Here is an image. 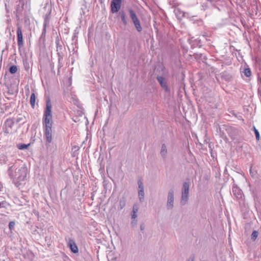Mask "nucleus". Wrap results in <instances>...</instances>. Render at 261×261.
Segmentation results:
<instances>
[{"instance_id":"obj_1","label":"nucleus","mask_w":261,"mask_h":261,"mask_svg":"<svg viewBox=\"0 0 261 261\" xmlns=\"http://www.w3.org/2000/svg\"><path fill=\"white\" fill-rule=\"evenodd\" d=\"M51 103L49 98L46 100V108L43 117V125L44 128V136L46 141L50 143L52 141L53 116Z\"/></svg>"},{"instance_id":"obj_21","label":"nucleus","mask_w":261,"mask_h":261,"mask_svg":"<svg viewBox=\"0 0 261 261\" xmlns=\"http://www.w3.org/2000/svg\"><path fill=\"white\" fill-rule=\"evenodd\" d=\"M15 223L14 222H10L9 224V227L10 229L14 227Z\"/></svg>"},{"instance_id":"obj_18","label":"nucleus","mask_w":261,"mask_h":261,"mask_svg":"<svg viewBox=\"0 0 261 261\" xmlns=\"http://www.w3.org/2000/svg\"><path fill=\"white\" fill-rule=\"evenodd\" d=\"M254 133H255V135L256 140H259V132L256 129V128L255 127H254Z\"/></svg>"},{"instance_id":"obj_9","label":"nucleus","mask_w":261,"mask_h":261,"mask_svg":"<svg viewBox=\"0 0 261 261\" xmlns=\"http://www.w3.org/2000/svg\"><path fill=\"white\" fill-rule=\"evenodd\" d=\"M173 192H170L168 194V202H167V206L169 208H172L173 204Z\"/></svg>"},{"instance_id":"obj_4","label":"nucleus","mask_w":261,"mask_h":261,"mask_svg":"<svg viewBox=\"0 0 261 261\" xmlns=\"http://www.w3.org/2000/svg\"><path fill=\"white\" fill-rule=\"evenodd\" d=\"M122 0H112L111 2V11L112 13L118 12L121 9Z\"/></svg>"},{"instance_id":"obj_3","label":"nucleus","mask_w":261,"mask_h":261,"mask_svg":"<svg viewBox=\"0 0 261 261\" xmlns=\"http://www.w3.org/2000/svg\"><path fill=\"white\" fill-rule=\"evenodd\" d=\"M129 12L130 14V18H132V19L133 21V23H134L136 29L137 30V31L138 32L142 31V29L141 25L140 24V21L138 19L135 12L132 10H130L129 11Z\"/></svg>"},{"instance_id":"obj_19","label":"nucleus","mask_w":261,"mask_h":261,"mask_svg":"<svg viewBox=\"0 0 261 261\" xmlns=\"http://www.w3.org/2000/svg\"><path fill=\"white\" fill-rule=\"evenodd\" d=\"M236 192H238V196L237 197H239V196H241V191L237 188L233 189H232V192L234 195H236Z\"/></svg>"},{"instance_id":"obj_8","label":"nucleus","mask_w":261,"mask_h":261,"mask_svg":"<svg viewBox=\"0 0 261 261\" xmlns=\"http://www.w3.org/2000/svg\"><path fill=\"white\" fill-rule=\"evenodd\" d=\"M157 80L159 82L160 84L162 86V87L166 91H168L169 89L167 84L166 82L165 81V79L161 76H159L157 77Z\"/></svg>"},{"instance_id":"obj_24","label":"nucleus","mask_w":261,"mask_h":261,"mask_svg":"<svg viewBox=\"0 0 261 261\" xmlns=\"http://www.w3.org/2000/svg\"><path fill=\"white\" fill-rule=\"evenodd\" d=\"M141 229H142V230L143 229V228H142V226H141Z\"/></svg>"},{"instance_id":"obj_20","label":"nucleus","mask_w":261,"mask_h":261,"mask_svg":"<svg viewBox=\"0 0 261 261\" xmlns=\"http://www.w3.org/2000/svg\"><path fill=\"white\" fill-rule=\"evenodd\" d=\"M257 236H258L257 232L256 231H253L251 234L252 239L253 240H255L256 239V238L257 237Z\"/></svg>"},{"instance_id":"obj_13","label":"nucleus","mask_w":261,"mask_h":261,"mask_svg":"<svg viewBox=\"0 0 261 261\" xmlns=\"http://www.w3.org/2000/svg\"><path fill=\"white\" fill-rule=\"evenodd\" d=\"M167 152L166 146L165 144H163L162 146V149L161 151V154L162 156H165Z\"/></svg>"},{"instance_id":"obj_7","label":"nucleus","mask_w":261,"mask_h":261,"mask_svg":"<svg viewBox=\"0 0 261 261\" xmlns=\"http://www.w3.org/2000/svg\"><path fill=\"white\" fill-rule=\"evenodd\" d=\"M68 246H69L71 251L74 253H77L79 251L78 247L75 242L70 239L68 242Z\"/></svg>"},{"instance_id":"obj_10","label":"nucleus","mask_w":261,"mask_h":261,"mask_svg":"<svg viewBox=\"0 0 261 261\" xmlns=\"http://www.w3.org/2000/svg\"><path fill=\"white\" fill-rule=\"evenodd\" d=\"M138 185H139V197L140 199H143L144 197V191H143V184L141 180L138 181Z\"/></svg>"},{"instance_id":"obj_22","label":"nucleus","mask_w":261,"mask_h":261,"mask_svg":"<svg viewBox=\"0 0 261 261\" xmlns=\"http://www.w3.org/2000/svg\"><path fill=\"white\" fill-rule=\"evenodd\" d=\"M179 11V10L178 9H175V10H174V12H175V14L177 15V16L180 17V16H179V15H178V14H177V13H178Z\"/></svg>"},{"instance_id":"obj_2","label":"nucleus","mask_w":261,"mask_h":261,"mask_svg":"<svg viewBox=\"0 0 261 261\" xmlns=\"http://www.w3.org/2000/svg\"><path fill=\"white\" fill-rule=\"evenodd\" d=\"M27 174V169L21 167L16 168L14 174H10V176L13 178V183L15 186L16 187H19L22 185V182L26 180Z\"/></svg>"},{"instance_id":"obj_14","label":"nucleus","mask_w":261,"mask_h":261,"mask_svg":"<svg viewBox=\"0 0 261 261\" xmlns=\"http://www.w3.org/2000/svg\"><path fill=\"white\" fill-rule=\"evenodd\" d=\"M17 67L15 65L12 66L9 69V71L12 74L15 73L17 72Z\"/></svg>"},{"instance_id":"obj_11","label":"nucleus","mask_w":261,"mask_h":261,"mask_svg":"<svg viewBox=\"0 0 261 261\" xmlns=\"http://www.w3.org/2000/svg\"><path fill=\"white\" fill-rule=\"evenodd\" d=\"M138 211V207L137 205H135L133 206V215L132 217L133 219H135L137 217V213Z\"/></svg>"},{"instance_id":"obj_17","label":"nucleus","mask_w":261,"mask_h":261,"mask_svg":"<svg viewBox=\"0 0 261 261\" xmlns=\"http://www.w3.org/2000/svg\"><path fill=\"white\" fill-rule=\"evenodd\" d=\"M121 18L122 19V21L124 25H126L127 24V21L125 18V14L124 13H122L121 15Z\"/></svg>"},{"instance_id":"obj_12","label":"nucleus","mask_w":261,"mask_h":261,"mask_svg":"<svg viewBox=\"0 0 261 261\" xmlns=\"http://www.w3.org/2000/svg\"><path fill=\"white\" fill-rule=\"evenodd\" d=\"M35 100H36L35 95V93H33L31 94V97H30V103H31V105L32 107H34L35 106Z\"/></svg>"},{"instance_id":"obj_5","label":"nucleus","mask_w":261,"mask_h":261,"mask_svg":"<svg viewBox=\"0 0 261 261\" xmlns=\"http://www.w3.org/2000/svg\"><path fill=\"white\" fill-rule=\"evenodd\" d=\"M17 44L19 47H21L23 46V40L22 36V32L21 27L17 25Z\"/></svg>"},{"instance_id":"obj_23","label":"nucleus","mask_w":261,"mask_h":261,"mask_svg":"<svg viewBox=\"0 0 261 261\" xmlns=\"http://www.w3.org/2000/svg\"><path fill=\"white\" fill-rule=\"evenodd\" d=\"M181 13H182L181 14V16H184V13L182 12Z\"/></svg>"},{"instance_id":"obj_6","label":"nucleus","mask_w":261,"mask_h":261,"mask_svg":"<svg viewBox=\"0 0 261 261\" xmlns=\"http://www.w3.org/2000/svg\"><path fill=\"white\" fill-rule=\"evenodd\" d=\"M183 188L184 191L182 193L181 202L185 203L187 201L188 197L189 188V184L187 182H185L183 185Z\"/></svg>"},{"instance_id":"obj_15","label":"nucleus","mask_w":261,"mask_h":261,"mask_svg":"<svg viewBox=\"0 0 261 261\" xmlns=\"http://www.w3.org/2000/svg\"><path fill=\"white\" fill-rule=\"evenodd\" d=\"M244 73L246 76L249 77L251 75V72L250 68H246L244 70Z\"/></svg>"},{"instance_id":"obj_16","label":"nucleus","mask_w":261,"mask_h":261,"mask_svg":"<svg viewBox=\"0 0 261 261\" xmlns=\"http://www.w3.org/2000/svg\"><path fill=\"white\" fill-rule=\"evenodd\" d=\"M29 145H30V144H19L18 145V148L19 149H27Z\"/></svg>"}]
</instances>
